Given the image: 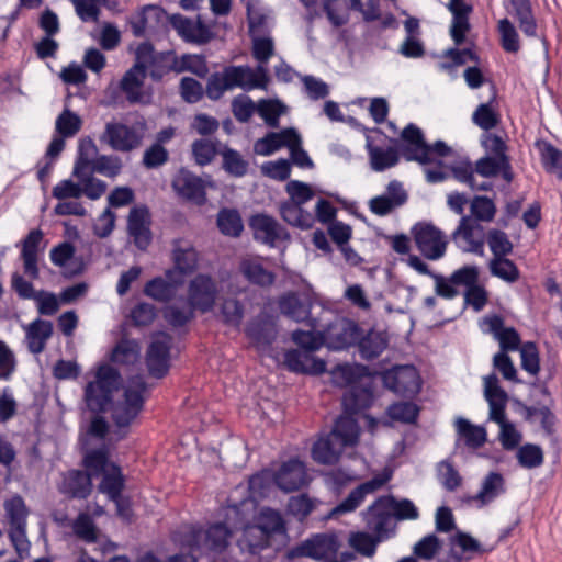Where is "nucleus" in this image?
Wrapping results in <instances>:
<instances>
[{
	"instance_id": "393cba45",
	"label": "nucleus",
	"mask_w": 562,
	"mask_h": 562,
	"mask_svg": "<svg viewBox=\"0 0 562 562\" xmlns=\"http://www.w3.org/2000/svg\"><path fill=\"white\" fill-rule=\"evenodd\" d=\"M167 11L157 4H145L138 8L133 14L126 18L127 24L131 26L132 33L135 37L145 36L146 29L149 23L155 22L158 26L165 21Z\"/></svg>"
},
{
	"instance_id": "20e7f679",
	"label": "nucleus",
	"mask_w": 562,
	"mask_h": 562,
	"mask_svg": "<svg viewBox=\"0 0 562 562\" xmlns=\"http://www.w3.org/2000/svg\"><path fill=\"white\" fill-rule=\"evenodd\" d=\"M240 504L228 505L225 512V520L211 524L203 530V550L206 553L222 554L231 546V539L235 538L240 521L237 517L240 515Z\"/></svg>"
},
{
	"instance_id": "ea45409f",
	"label": "nucleus",
	"mask_w": 562,
	"mask_h": 562,
	"mask_svg": "<svg viewBox=\"0 0 562 562\" xmlns=\"http://www.w3.org/2000/svg\"><path fill=\"white\" fill-rule=\"evenodd\" d=\"M384 504L396 520H415L419 517V512L411 499H396L393 495L376 498V505Z\"/></svg>"
},
{
	"instance_id": "6e6d98bb",
	"label": "nucleus",
	"mask_w": 562,
	"mask_h": 562,
	"mask_svg": "<svg viewBox=\"0 0 562 562\" xmlns=\"http://www.w3.org/2000/svg\"><path fill=\"white\" fill-rule=\"evenodd\" d=\"M486 241L494 256L493 259L507 257L513 252V243L508 235L502 229H490L486 235Z\"/></svg>"
},
{
	"instance_id": "f257e3e1",
	"label": "nucleus",
	"mask_w": 562,
	"mask_h": 562,
	"mask_svg": "<svg viewBox=\"0 0 562 562\" xmlns=\"http://www.w3.org/2000/svg\"><path fill=\"white\" fill-rule=\"evenodd\" d=\"M121 383L119 370L102 363L95 371V380L86 385L83 397L88 409L94 414L106 413L111 407L114 425L126 428L144 408L147 384L140 376L132 379L124 389L123 400L114 403V392L119 391Z\"/></svg>"
},
{
	"instance_id": "3c124183",
	"label": "nucleus",
	"mask_w": 562,
	"mask_h": 562,
	"mask_svg": "<svg viewBox=\"0 0 562 562\" xmlns=\"http://www.w3.org/2000/svg\"><path fill=\"white\" fill-rule=\"evenodd\" d=\"M540 156L543 169L562 181V150L551 143L543 142Z\"/></svg>"
},
{
	"instance_id": "338daca9",
	"label": "nucleus",
	"mask_w": 562,
	"mask_h": 562,
	"mask_svg": "<svg viewBox=\"0 0 562 562\" xmlns=\"http://www.w3.org/2000/svg\"><path fill=\"white\" fill-rule=\"evenodd\" d=\"M82 121L80 116L69 109H65L56 120V131L63 137H72L81 128Z\"/></svg>"
},
{
	"instance_id": "4468645a",
	"label": "nucleus",
	"mask_w": 562,
	"mask_h": 562,
	"mask_svg": "<svg viewBox=\"0 0 562 562\" xmlns=\"http://www.w3.org/2000/svg\"><path fill=\"white\" fill-rule=\"evenodd\" d=\"M361 327L349 318H341L330 323L324 335V344L330 350H344L356 346Z\"/></svg>"
},
{
	"instance_id": "f03ea898",
	"label": "nucleus",
	"mask_w": 562,
	"mask_h": 562,
	"mask_svg": "<svg viewBox=\"0 0 562 562\" xmlns=\"http://www.w3.org/2000/svg\"><path fill=\"white\" fill-rule=\"evenodd\" d=\"M335 376L341 379L349 390L342 396L345 413L356 415L369 408L374 400L373 374L364 364L338 366Z\"/></svg>"
},
{
	"instance_id": "a211bd4d",
	"label": "nucleus",
	"mask_w": 562,
	"mask_h": 562,
	"mask_svg": "<svg viewBox=\"0 0 562 562\" xmlns=\"http://www.w3.org/2000/svg\"><path fill=\"white\" fill-rule=\"evenodd\" d=\"M484 397L490 406V419L498 425L507 423L505 411L508 394L499 385V380L495 373L484 376Z\"/></svg>"
},
{
	"instance_id": "0e129e2a",
	"label": "nucleus",
	"mask_w": 562,
	"mask_h": 562,
	"mask_svg": "<svg viewBox=\"0 0 562 562\" xmlns=\"http://www.w3.org/2000/svg\"><path fill=\"white\" fill-rule=\"evenodd\" d=\"M490 271L494 277H497L506 282H516L519 279V269L516 263L506 258H496L490 261Z\"/></svg>"
},
{
	"instance_id": "4be33fe9",
	"label": "nucleus",
	"mask_w": 562,
	"mask_h": 562,
	"mask_svg": "<svg viewBox=\"0 0 562 562\" xmlns=\"http://www.w3.org/2000/svg\"><path fill=\"white\" fill-rule=\"evenodd\" d=\"M367 527L373 531V535L383 541L389 539L395 532V524L393 516L386 506L376 505V499L367 508L366 513Z\"/></svg>"
},
{
	"instance_id": "49530a36",
	"label": "nucleus",
	"mask_w": 562,
	"mask_h": 562,
	"mask_svg": "<svg viewBox=\"0 0 562 562\" xmlns=\"http://www.w3.org/2000/svg\"><path fill=\"white\" fill-rule=\"evenodd\" d=\"M505 492V480L498 472H490L483 480L480 492L473 497L479 501L481 505L496 498L499 494Z\"/></svg>"
},
{
	"instance_id": "6e6552de",
	"label": "nucleus",
	"mask_w": 562,
	"mask_h": 562,
	"mask_svg": "<svg viewBox=\"0 0 562 562\" xmlns=\"http://www.w3.org/2000/svg\"><path fill=\"white\" fill-rule=\"evenodd\" d=\"M412 235L417 249L428 260L442 258L448 241L443 233L431 223H417L412 228Z\"/></svg>"
},
{
	"instance_id": "a19ab883",
	"label": "nucleus",
	"mask_w": 562,
	"mask_h": 562,
	"mask_svg": "<svg viewBox=\"0 0 562 562\" xmlns=\"http://www.w3.org/2000/svg\"><path fill=\"white\" fill-rule=\"evenodd\" d=\"M279 211L284 222L301 229L311 228L315 221L312 213L305 211L303 206L296 205L292 202H281Z\"/></svg>"
},
{
	"instance_id": "5701e85b",
	"label": "nucleus",
	"mask_w": 562,
	"mask_h": 562,
	"mask_svg": "<svg viewBox=\"0 0 562 562\" xmlns=\"http://www.w3.org/2000/svg\"><path fill=\"white\" fill-rule=\"evenodd\" d=\"M149 212L146 206L133 207L127 217V232L139 250H146L151 243Z\"/></svg>"
},
{
	"instance_id": "13d9d810",
	"label": "nucleus",
	"mask_w": 562,
	"mask_h": 562,
	"mask_svg": "<svg viewBox=\"0 0 562 562\" xmlns=\"http://www.w3.org/2000/svg\"><path fill=\"white\" fill-rule=\"evenodd\" d=\"M349 546L363 557L371 558L375 554L376 547L381 542L374 535L364 531L351 532L349 536Z\"/></svg>"
},
{
	"instance_id": "e433bc0d",
	"label": "nucleus",
	"mask_w": 562,
	"mask_h": 562,
	"mask_svg": "<svg viewBox=\"0 0 562 562\" xmlns=\"http://www.w3.org/2000/svg\"><path fill=\"white\" fill-rule=\"evenodd\" d=\"M492 97L486 103H481L472 114V121L475 125L485 132L495 128L499 124V114L493 106L497 98V89L494 83L491 85Z\"/></svg>"
},
{
	"instance_id": "4c0bfd02",
	"label": "nucleus",
	"mask_w": 562,
	"mask_h": 562,
	"mask_svg": "<svg viewBox=\"0 0 562 562\" xmlns=\"http://www.w3.org/2000/svg\"><path fill=\"white\" fill-rule=\"evenodd\" d=\"M75 251V246L69 241H64L50 250V260L57 267H64L69 260L74 259L71 261L74 268L68 271V277L79 276L85 270L82 258H74Z\"/></svg>"
},
{
	"instance_id": "2f4dec72",
	"label": "nucleus",
	"mask_w": 562,
	"mask_h": 562,
	"mask_svg": "<svg viewBox=\"0 0 562 562\" xmlns=\"http://www.w3.org/2000/svg\"><path fill=\"white\" fill-rule=\"evenodd\" d=\"M180 243L179 239L173 241L172 260L175 266L168 269V274L184 279L196 269L198 252L193 247H180Z\"/></svg>"
},
{
	"instance_id": "c03bdc74",
	"label": "nucleus",
	"mask_w": 562,
	"mask_h": 562,
	"mask_svg": "<svg viewBox=\"0 0 562 562\" xmlns=\"http://www.w3.org/2000/svg\"><path fill=\"white\" fill-rule=\"evenodd\" d=\"M216 225L225 236L238 237L244 231L241 216L236 209H221L216 216Z\"/></svg>"
},
{
	"instance_id": "39448f33",
	"label": "nucleus",
	"mask_w": 562,
	"mask_h": 562,
	"mask_svg": "<svg viewBox=\"0 0 562 562\" xmlns=\"http://www.w3.org/2000/svg\"><path fill=\"white\" fill-rule=\"evenodd\" d=\"M340 548L341 541L336 532H321L290 548L286 551V558L290 560L310 558L323 562L338 557Z\"/></svg>"
},
{
	"instance_id": "a878e982",
	"label": "nucleus",
	"mask_w": 562,
	"mask_h": 562,
	"mask_svg": "<svg viewBox=\"0 0 562 562\" xmlns=\"http://www.w3.org/2000/svg\"><path fill=\"white\" fill-rule=\"evenodd\" d=\"M284 366L294 373L322 374L326 371V362L314 358L311 353L299 349L284 352Z\"/></svg>"
},
{
	"instance_id": "c85d7f7f",
	"label": "nucleus",
	"mask_w": 562,
	"mask_h": 562,
	"mask_svg": "<svg viewBox=\"0 0 562 562\" xmlns=\"http://www.w3.org/2000/svg\"><path fill=\"white\" fill-rule=\"evenodd\" d=\"M59 492L69 498L85 499L92 492L91 474L82 470H69L64 474Z\"/></svg>"
},
{
	"instance_id": "9d476101",
	"label": "nucleus",
	"mask_w": 562,
	"mask_h": 562,
	"mask_svg": "<svg viewBox=\"0 0 562 562\" xmlns=\"http://www.w3.org/2000/svg\"><path fill=\"white\" fill-rule=\"evenodd\" d=\"M143 140V134L134 126H128L120 122H109L105 124L100 142L108 144L113 150L128 153L138 148Z\"/></svg>"
},
{
	"instance_id": "1a4fd4ad",
	"label": "nucleus",
	"mask_w": 562,
	"mask_h": 562,
	"mask_svg": "<svg viewBox=\"0 0 562 562\" xmlns=\"http://www.w3.org/2000/svg\"><path fill=\"white\" fill-rule=\"evenodd\" d=\"M386 389L401 396H414L420 391V376L414 366H396L382 373Z\"/></svg>"
},
{
	"instance_id": "f704fd0d",
	"label": "nucleus",
	"mask_w": 562,
	"mask_h": 562,
	"mask_svg": "<svg viewBox=\"0 0 562 562\" xmlns=\"http://www.w3.org/2000/svg\"><path fill=\"white\" fill-rule=\"evenodd\" d=\"M454 425L458 437L468 448L476 450L487 441V432L483 426L474 425L463 417H458Z\"/></svg>"
},
{
	"instance_id": "9b49d317",
	"label": "nucleus",
	"mask_w": 562,
	"mask_h": 562,
	"mask_svg": "<svg viewBox=\"0 0 562 562\" xmlns=\"http://www.w3.org/2000/svg\"><path fill=\"white\" fill-rule=\"evenodd\" d=\"M171 344L172 337L164 331L153 338L146 352V366L150 376L161 379L167 375Z\"/></svg>"
},
{
	"instance_id": "ddd939ff",
	"label": "nucleus",
	"mask_w": 562,
	"mask_h": 562,
	"mask_svg": "<svg viewBox=\"0 0 562 562\" xmlns=\"http://www.w3.org/2000/svg\"><path fill=\"white\" fill-rule=\"evenodd\" d=\"M248 224L254 233L255 240L269 247H274L278 241L291 238L286 228L269 214H254L250 216Z\"/></svg>"
},
{
	"instance_id": "a18cd8bd",
	"label": "nucleus",
	"mask_w": 562,
	"mask_h": 562,
	"mask_svg": "<svg viewBox=\"0 0 562 562\" xmlns=\"http://www.w3.org/2000/svg\"><path fill=\"white\" fill-rule=\"evenodd\" d=\"M169 70H173L178 74L183 71H190L199 78H206L209 74L206 58L203 55L184 54L181 56L180 63L175 57L173 64L169 66Z\"/></svg>"
},
{
	"instance_id": "052dcab7",
	"label": "nucleus",
	"mask_w": 562,
	"mask_h": 562,
	"mask_svg": "<svg viewBox=\"0 0 562 562\" xmlns=\"http://www.w3.org/2000/svg\"><path fill=\"white\" fill-rule=\"evenodd\" d=\"M387 416L395 422L413 424L419 415V407L413 402H396L386 409Z\"/></svg>"
},
{
	"instance_id": "cd10ccee",
	"label": "nucleus",
	"mask_w": 562,
	"mask_h": 562,
	"mask_svg": "<svg viewBox=\"0 0 562 562\" xmlns=\"http://www.w3.org/2000/svg\"><path fill=\"white\" fill-rule=\"evenodd\" d=\"M183 283V278H176L173 274L169 276L168 270H166L165 277H156L145 284L144 293L155 301L167 303L175 297Z\"/></svg>"
},
{
	"instance_id": "7ed1b4c3",
	"label": "nucleus",
	"mask_w": 562,
	"mask_h": 562,
	"mask_svg": "<svg viewBox=\"0 0 562 562\" xmlns=\"http://www.w3.org/2000/svg\"><path fill=\"white\" fill-rule=\"evenodd\" d=\"M169 53H156L150 42L140 43L135 52V64L124 74L120 81L121 90L130 103H138L143 93L140 88L147 77L148 66H154L158 58H165Z\"/></svg>"
},
{
	"instance_id": "c9c22d12",
	"label": "nucleus",
	"mask_w": 562,
	"mask_h": 562,
	"mask_svg": "<svg viewBox=\"0 0 562 562\" xmlns=\"http://www.w3.org/2000/svg\"><path fill=\"white\" fill-rule=\"evenodd\" d=\"M329 435L340 443V447H353L359 440L358 423L351 416H339Z\"/></svg>"
},
{
	"instance_id": "423d86ee",
	"label": "nucleus",
	"mask_w": 562,
	"mask_h": 562,
	"mask_svg": "<svg viewBox=\"0 0 562 562\" xmlns=\"http://www.w3.org/2000/svg\"><path fill=\"white\" fill-rule=\"evenodd\" d=\"M10 522L9 538L18 554L23 560L29 555L31 543L26 537V518L29 510L21 495L15 494L3 504Z\"/></svg>"
},
{
	"instance_id": "6ab92c4d",
	"label": "nucleus",
	"mask_w": 562,
	"mask_h": 562,
	"mask_svg": "<svg viewBox=\"0 0 562 562\" xmlns=\"http://www.w3.org/2000/svg\"><path fill=\"white\" fill-rule=\"evenodd\" d=\"M531 386L539 389L540 393L548 397V402L542 405L537 403V405L528 406L517 400L516 404L524 412V418L527 422H530L533 416L539 415L542 430L546 432V435L552 436L555 431L554 427L557 424V416L552 412L554 401L551 397L549 389L546 384L532 383Z\"/></svg>"
},
{
	"instance_id": "4d7b16f0",
	"label": "nucleus",
	"mask_w": 562,
	"mask_h": 562,
	"mask_svg": "<svg viewBox=\"0 0 562 562\" xmlns=\"http://www.w3.org/2000/svg\"><path fill=\"white\" fill-rule=\"evenodd\" d=\"M139 356V346L136 340L122 339L112 350L111 361L120 364L134 363Z\"/></svg>"
},
{
	"instance_id": "473e14b6",
	"label": "nucleus",
	"mask_w": 562,
	"mask_h": 562,
	"mask_svg": "<svg viewBox=\"0 0 562 562\" xmlns=\"http://www.w3.org/2000/svg\"><path fill=\"white\" fill-rule=\"evenodd\" d=\"M312 302L308 296L296 292H290L279 300L281 313L295 322H303L310 317Z\"/></svg>"
},
{
	"instance_id": "58836bf2",
	"label": "nucleus",
	"mask_w": 562,
	"mask_h": 562,
	"mask_svg": "<svg viewBox=\"0 0 562 562\" xmlns=\"http://www.w3.org/2000/svg\"><path fill=\"white\" fill-rule=\"evenodd\" d=\"M372 170L381 172L396 166L400 161L398 147L382 148L371 143L367 144Z\"/></svg>"
},
{
	"instance_id": "f8f14e48",
	"label": "nucleus",
	"mask_w": 562,
	"mask_h": 562,
	"mask_svg": "<svg viewBox=\"0 0 562 562\" xmlns=\"http://www.w3.org/2000/svg\"><path fill=\"white\" fill-rule=\"evenodd\" d=\"M216 295V283L207 274L199 273L189 283L188 304L194 311L211 312L215 305Z\"/></svg>"
},
{
	"instance_id": "72a5a7b5",
	"label": "nucleus",
	"mask_w": 562,
	"mask_h": 562,
	"mask_svg": "<svg viewBox=\"0 0 562 562\" xmlns=\"http://www.w3.org/2000/svg\"><path fill=\"white\" fill-rule=\"evenodd\" d=\"M345 448L331 438L328 434L326 437L318 439L312 447V458L315 462L324 465L336 464Z\"/></svg>"
},
{
	"instance_id": "79ce46f5",
	"label": "nucleus",
	"mask_w": 562,
	"mask_h": 562,
	"mask_svg": "<svg viewBox=\"0 0 562 562\" xmlns=\"http://www.w3.org/2000/svg\"><path fill=\"white\" fill-rule=\"evenodd\" d=\"M510 13L517 19L520 30L527 36L537 35V22L532 12L530 0H509Z\"/></svg>"
},
{
	"instance_id": "864d4df0",
	"label": "nucleus",
	"mask_w": 562,
	"mask_h": 562,
	"mask_svg": "<svg viewBox=\"0 0 562 562\" xmlns=\"http://www.w3.org/2000/svg\"><path fill=\"white\" fill-rule=\"evenodd\" d=\"M516 458L518 464L525 469H536L544 462L542 448L539 445L529 442L518 447Z\"/></svg>"
},
{
	"instance_id": "603ef678",
	"label": "nucleus",
	"mask_w": 562,
	"mask_h": 562,
	"mask_svg": "<svg viewBox=\"0 0 562 562\" xmlns=\"http://www.w3.org/2000/svg\"><path fill=\"white\" fill-rule=\"evenodd\" d=\"M285 110L286 106L278 99H261L257 103L258 114L272 128L279 127V117Z\"/></svg>"
},
{
	"instance_id": "412c9836",
	"label": "nucleus",
	"mask_w": 562,
	"mask_h": 562,
	"mask_svg": "<svg viewBox=\"0 0 562 562\" xmlns=\"http://www.w3.org/2000/svg\"><path fill=\"white\" fill-rule=\"evenodd\" d=\"M401 139L402 144L397 147L405 160L426 165L425 153L422 154L423 149L427 150L423 131L417 125L409 123L402 131Z\"/></svg>"
},
{
	"instance_id": "69168bd1",
	"label": "nucleus",
	"mask_w": 562,
	"mask_h": 562,
	"mask_svg": "<svg viewBox=\"0 0 562 562\" xmlns=\"http://www.w3.org/2000/svg\"><path fill=\"white\" fill-rule=\"evenodd\" d=\"M109 452L105 447L88 451L83 458V465L92 476H98L106 471Z\"/></svg>"
},
{
	"instance_id": "f3484780",
	"label": "nucleus",
	"mask_w": 562,
	"mask_h": 562,
	"mask_svg": "<svg viewBox=\"0 0 562 562\" xmlns=\"http://www.w3.org/2000/svg\"><path fill=\"white\" fill-rule=\"evenodd\" d=\"M175 192L183 200L204 205L206 202V191L203 180L187 169H180L171 183Z\"/></svg>"
},
{
	"instance_id": "b1692460",
	"label": "nucleus",
	"mask_w": 562,
	"mask_h": 562,
	"mask_svg": "<svg viewBox=\"0 0 562 562\" xmlns=\"http://www.w3.org/2000/svg\"><path fill=\"white\" fill-rule=\"evenodd\" d=\"M453 240L462 238L467 246L462 247L465 252H472L477 256L484 255L483 226L473 222L470 217L463 216L456 231L452 233Z\"/></svg>"
},
{
	"instance_id": "774afa93",
	"label": "nucleus",
	"mask_w": 562,
	"mask_h": 562,
	"mask_svg": "<svg viewBox=\"0 0 562 562\" xmlns=\"http://www.w3.org/2000/svg\"><path fill=\"white\" fill-rule=\"evenodd\" d=\"M470 210L474 218L482 222L493 221L497 211L494 201L485 195H475L471 201Z\"/></svg>"
},
{
	"instance_id": "aec40b11",
	"label": "nucleus",
	"mask_w": 562,
	"mask_h": 562,
	"mask_svg": "<svg viewBox=\"0 0 562 562\" xmlns=\"http://www.w3.org/2000/svg\"><path fill=\"white\" fill-rule=\"evenodd\" d=\"M273 483L284 492L297 491L307 484V473L304 463L297 458L283 462L273 472Z\"/></svg>"
},
{
	"instance_id": "7c9ffc66",
	"label": "nucleus",
	"mask_w": 562,
	"mask_h": 562,
	"mask_svg": "<svg viewBox=\"0 0 562 562\" xmlns=\"http://www.w3.org/2000/svg\"><path fill=\"white\" fill-rule=\"evenodd\" d=\"M238 270L246 281L262 289H268L276 282V273L251 258L241 259Z\"/></svg>"
},
{
	"instance_id": "37998d69",
	"label": "nucleus",
	"mask_w": 562,
	"mask_h": 562,
	"mask_svg": "<svg viewBox=\"0 0 562 562\" xmlns=\"http://www.w3.org/2000/svg\"><path fill=\"white\" fill-rule=\"evenodd\" d=\"M125 488V476L121 467L116 463L110 464V471L102 473L99 491L108 495L109 499H115Z\"/></svg>"
},
{
	"instance_id": "de8ad7c7",
	"label": "nucleus",
	"mask_w": 562,
	"mask_h": 562,
	"mask_svg": "<svg viewBox=\"0 0 562 562\" xmlns=\"http://www.w3.org/2000/svg\"><path fill=\"white\" fill-rule=\"evenodd\" d=\"M222 156V168L226 173L235 178H241L248 172L249 162L244 159L239 151L224 146L220 150Z\"/></svg>"
},
{
	"instance_id": "09e8293b",
	"label": "nucleus",
	"mask_w": 562,
	"mask_h": 562,
	"mask_svg": "<svg viewBox=\"0 0 562 562\" xmlns=\"http://www.w3.org/2000/svg\"><path fill=\"white\" fill-rule=\"evenodd\" d=\"M98 155V147L92 138L86 137L80 139L78 145V156L75 162L72 176L81 177L92 165L94 157Z\"/></svg>"
},
{
	"instance_id": "dca6fc26",
	"label": "nucleus",
	"mask_w": 562,
	"mask_h": 562,
	"mask_svg": "<svg viewBox=\"0 0 562 562\" xmlns=\"http://www.w3.org/2000/svg\"><path fill=\"white\" fill-rule=\"evenodd\" d=\"M391 480V473L376 475L353 488L348 496L330 510L329 517L355 512L368 494L374 493Z\"/></svg>"
},
{
	"instance_id": "680f3d73",
	"label": "nucleus",
	"mask_w": 562,
	"mask_h": 562,
	"mask_svg": "<svg viewBox=\"0 0 562 562\" xmlns=\"http://www.w3.org/2000/svg\"><path fill=\"white\" fill-rule=\"evenodd\" d=\"M122 167V160L119 156L100 155L94 158L89 168L91 173L97 172L108 178H114L121 173Z\"/></svg>"
},
{
	"instance_id": "e2e57ef3",
	"label": "nucleus",
	"mask_w": 562,
	"mask_h": 562,
	"mask_svg": "<svg viewBox=\"0 0 562 562\" xmlns=\"http://www.w3.org/2000/svg\"><path fill=\"white\" fill-rule=\"evenodd\" d=\"M222 71L225 76V79H226L225 83H226L228 90H232V89L238 87V88H241V89L248 91L247 78L252 77V75H254V70L249 66H247V65H245V66L229 65V66H225Z\"/></svg>"
},
{
	"instance_id": "8fccbe9b",
	"label": "nucleus",
	"mask_w": 562,
	"mask_h": 562,
	"mask_svg": "<svg viewBox=\"0 0 562 562\" xmlns=\"http://www.w3.org/2000/svg\"><path fill=\"white\" fill-rule=\"evenodd\" d=\"M255 526L263 531V535L270 540L274 533H284V520L279 512L271 508H263Z\"/></svg>"
},
{
	"instance_id": "0eeeda50",
	"label": "nucleus",
	"mask_w": 562,
	"mask_h": 562,
	"mask_svg": "<svg viewBox=\"0 0 562 562\" xmlns=\"http://www.w3.org/2000/svg\"><path fill=\"white\" fill-rule=\"evenodd\" d=\"M237 521H240V524L235 532V546L232 547V551L234 549L238 550L239 562H249L269 546L270 540L255 525H245V516L241 512Z\"/></svg>"
},
{
	"instance_id": "2eb2a0df",
	"label": "nucleus",
	"mask_w": 562,
	"mask_h": 562,
	"mask_svg": "<svg viewBox=\"0 0 562 562\" xmlns=\"http://www.w3.org/2000/svg\"><path fill=\"white\" fill-rule=\"evenodd\" d=\"M504 318L498 314L486 315L482 318L481 327L486 334L493 337L499 344V351L510 352L519 349L521 339L514 327H505Z\"/></svg>"
},
{
	"instance_id": "bb28decb",
	"label": "nucleus",
	"mask_w": 562,
	"mask_h": 562,
	"mask_svg": "<svg viewBox=\"0 0 562 562\" xmlns=\"http://www.w3.org/2000/svg\"><path fill=\"white\" fill-rule=\"evenodd\" d=\"M245 334L255 345L269 347L277 338V328L272 318L262 312L248 322Z\"/></svg>"
},
{
	"instance_id": "5fc2aeb1",
	"label": "nucleus",
	"mask_w": 562,
	"mask_h": 562,
	"mask_svg": "<svg viewBox=\"0 0 562 562\" xmlns=\"http://www.w3.org/2000/svg\"><path fill=\"white\" fill-rule=\"evenodd\" d=\"M245 307L243 303L233 297L224 299L220 305V317L223 324L239 327L244 318Z\"/></svg>"
},
{
	"instance_id": "bf43d9fd",
	"label": "nucleus",
	"mask_w": 562,
	"mask_h": 562,
	"mask_svg": "<svg viewBox=\"0 0 562 562\" xmlns=\"http://www.w3.org/2000/svg\"><path fill=\"white\" fill-rule=\"evenodd\" d=\"M323 10L334 27L344 26L349 21L347 0H323Z\"/></svg>"
},
{
	"instance_id": "c756f323",
	"label": "nucleus",
	"mask_w": 562,
	"mask_h": 562,
	"mask_svg": "<svg viewBox=\"0 0 562 562\" xmlns=\"http://www.w3.org/2000/svg\"><path fill=\"white\" fill-rule=\"evenodd\" d=\"M356 346L358 347L361 359L371 361L380 357L387 348L389 336L385 331L370 329L364 333L361 328Z\"/></svg>"
}]
</instances>
